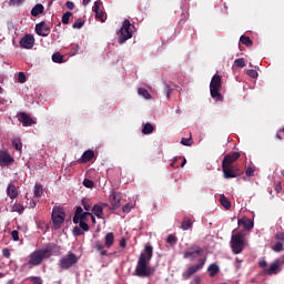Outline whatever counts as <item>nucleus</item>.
<instances>
[{
  "instance_id": "5701e85b",
  "label": "nucleus",
  "mask_w": 284,
  "mask_h": 284,
  "mask_svg": "<svg viewBox=\"0 0 284 284\" xmlns=\"http://www.w3.org/2000/svg\"><path fill=\"white\" fill-rule=\"evenodd\" d=\"M110 203L112 210H119L121 207V196L112 194L110 196Z\"/></svg>"
},
{
  "instance_id": "c756f323",
  "label": "nucleus",
  "mask_w": 284,
  "mask_h": 284,
  "mask_svg": "<svg viewBox=\"0 0 284 284\" xmlns=\"http://www.w3.org/2000/svg\"><path fill=\"white\" fill-rule=\"evenodd\" d=\"M154 131V128L151 123L144 124V128L142 129V134L150 135Z\"/></svg>"
},
{
  "instance_id": "f3484780",
  "label": "nucleus",
  "mask_w": 284,
  "mask_h": 284,
  "mask_svg": "<svg viewBox=\"0 0 284 284\" xmlns=\"http://www.w3.org/2000/svg\"><path fill=\"white\" fill-rule=\"evenodd\" d=\"M14 162V159L8 152L0 153V166H9Z\"/></svg>"
},
{
  "instance_id": "dca6fc26",
  "label": "nucleus",
  "mask_w": 284,
  "mask_h": 284,
  "mask_svg": "<svg viewBox=\"0 0 284 284\" xmlns=\"http://www.w3.org/2000/svg\"><path fill=\"white\" fill-rule=\"evenodd\" d=\"M222 171H223L225 179H235L239 175L237 174L239 170L233 169V166H231V165L222 164Z\"/></svg>"
},
{
  "instance_id": "9d476101",
  "label": "nucleus",
  "mask_w": 284,
  "mask_h": 284,
  "mask_svg": "<svg viewBox=\"0 0 284 284\" xmlns=\"http://www.w3.org/2000/svg\"><path fill=\"white\" fill-rule=\"evenodd\" d=\"M52 220H53L54 229L55 230L61 229V225H63L65 221V213L63 209L59 206L53 207Z\"/></svg>"
},
{
  "instance_id": "603ef678",
  "label": "nucleus",
  "mask_w": 284,
  "mask_h": 284,
  "mask_svg": "<svg viewBox=\"0 0 284 284\" xmlns=\"http://www.w3.org/2000/svg\"><path fill=\"white\" fill-rule=\"evenodd\" d=\"M81 205L83 206V210H85V211H90L91 210V205L89 203H87L85 200L81 201Z\"/></svg>"
},
{
  "instance_id": "6e6552de",
  "label": "nucleus",
  "mask_w": 284,
  "mask_h": 284,
  "mask_svg": "<svg viewBox=\"0 0 284 284\" xmlns=\"http://www.w3.org/2000/svg\"><path fill=\"white\" fill-rule=\"evenodd\" d=\"M203 248L196 244L191 245L186 251H184V258L195 261L196 258H206L203 256Z\"/></svg>"
},
{
  "instance_id": "052dcab7",
  "label": "nucleus",
  "mask_w": 284,
  "mask_h": 284,
  "mask_svg": "<svg viewBox=\"0 0 284 284\" xmlns=\"http://www.w3.org/2000/svg\"><path fill=\"white\" fill-rule=\"evenodd\" d=\"M282 191V185L281 182H278L277 184H275V192L280 193Z\"/></svg>"
},
{
  "instance_id": "c9c22d12",
  "label": "nucleus",
  "mask_w": 284,
  "mask_h": 284,
  "mask_svg": "<svg viewBox=\"0 0 284 284\" xmlns=\"http://www.w3.org/2000/svg\"><path fill=\"white\" fill-rule=\"evenodd\" d=\"M234 65L236 68H245L246 67V63H245V60L244 58H237L234 60Z\"/></svg>"
},
{
  "instance_id": "f704fd0d",
  "label": "nucleus",
  "mask_w": 284,
  "mask_h": 284,
  "mask_svg": "<svg viewBox=\"0 0 284 284\" xmlns=\"http://www.w3.org/2000/svg\"><path fill=\"white\" fill-rule=\"evenodd\" d=\"M83 214V209L82 206H77L74 217H73V223L77 225L78 224V217Z\"/></svg>"
},
{
  "instance_id": "f8f14e48",
  "label": "nucleus",
  "mask_w": 284,
  "mask_h": 284,
  "mask_svg": "<svg viewBox=\"0 0 284 284\" xmlns=\"http://www.w3.org/2000/svg\"><path fill=\"white\" fill-rule=\"evenodd\" d=\"M275 245L272 246V251L275 253H280L283 251V246H284V231L283 232H278L275 235Z\"/></svg>"
},
{
  "instance_id": "49530a36",
  "label": "nucleus",
  "mask_w": 284,
  "mask_h": 284,
  "mask_svg": "<svg viewBox=\"0 0 284 284\" xmlns=\"http://www.w3.org/2000/svg\"><path fill=\"white\" fill-rule=\"evenodd\" d=\"M246 74L251 78V79H257L258 73L256 70H247Z\"/></svg>"
},
{
  "instance_id": "f03ea898",
  "label": "nucleus",
  "mask_w": 284,
  "mask_h": 284,
  "mask_svg": "<svg viewBox=\"0 0 284 284\" xmlns=\"http://www.w3.org/2000/svg\"><path fill=\"white\" fill-rule=\"evenodd\" d=\"M57 247L55 244L51 243L48 244L45 248L33 251L29 254L27 265H30V268L39 266L43 261L49 260L53 255Z\"/></svg>"
},
{
  "instance_id": "e2e57ef3",
  "label": "nucleus",
  "mask_w": 284,
  "mask_h": 284,
  "mask_svg": "<svg viewBox=\"0 0 284 284\" xmlns=\"http://www.w3.org/2000/svg\"><path fill=\"white\" fill-rule=\"evenodd\" d=\"M260 266H261V267H266V266H267V261L262 260V261L260 262Z\"/></svg>"
},
{
  "instance_id": "ddd939ff",
  "label": "nucleus",
  "mask_w": 284,
  "mask_h": 284,
  "mask_svg": "<svg viewBox=\"0 0 284 284\" xmlns=\"http://www.w3.org/2000/svg\"><path fill=\"white\" fill-rule=\"evenodd\" d=\"M103 3L101 0H97L93 4V12L95 13V18L100 20L102 23L105 22L104 20V12H103Z\"/></svg>"
},
{
  "instance_id": "0eeeda50",
  "label": "nucleus",
  "mask_w": 284,
  "mask_h": 284,
  "mask_svg": "<svg viewBox=\"0 0 284 284\" xmlns=\"http://www.w3.org/2000/svg\"><path fill=\"white\" fill-rule=\"evenodd\" d=\"M79 261V257L74 253H67L59 261V266L61 270H70Z\"/></svg>"
},
{
  "instance_id": "aec40b11",
  "label": "nucleus",
  "mask_w": 284,
  "mask_h": 284,
  "mask_svg": "<svg viewBox=\"0 0 284 284\" xmlns=\"http://www.w3.org/2000/svg\"><path fill=\"white\" fill-rule=\"evenodd\" d=\"M278 271H280V261H275L270 265L268 268H265L264 272L266 275L272 276V275H276Z\"/></svg>"
},
{
  "instance_id": "79ce46f5",
  "label": "nucleus",
  "mask_w": 284,
  "mask_h": 284,
  "mask_svg": "<svg viewBox=\"0 0 284 284\" xmlns=\"http://www.w3.org/2000/svg\"><path fill=\"white\" fill-rule=\"evenodd\" d=\"M26 0H9V7H16V6H21L22 3H24Z\"/></svg>"
},
{
  "instance_id": "a878e982",
  "label": "nucleus",
  "mask_w": 284,
  "mask_h": 284,
  "mask_svg": "<svg viewBox=\"0 0 284 284\" xmlns=\"http://www.w3.org/2000/svg\"><path fill=\"white\" fill-rule=\"evenodd\" d=\"M182 231H187V230H192V217H187L185 215V217L182 220Z\"/></svg>"
},
{
  "instance_id": "37998d69",
  "label": "nucleus",
  "mask_w": 284,
  "mask_h": 284,
  "mask_svg": "<svg viewBox=\"0 0 284 284\" xmlns=\"http://www.w3.org/2000/svg\"><path fill=\"white\" fill-rule=\"evenodd\" d=\"M83 186L87 187V189H92L94 186V182H92L91 180L89 179H84L83 182H82Z\"/></svg>"
},
{
  "instance_id": "bb28decb",
  "label": "nucleus",
  "mask_w": 284,
  "mask_h": 284,
  "mask_svg": "<svg viewBox=\"0 0 284 284\" xmlns=\"http://www.w3.org/2000/svg\"><path fill=\"white\" fill-rule=\"evenodd\" d=\"M207 271H209L210 277L213 278V277H215V276L219 274L220 267H219V265H216L215 263H213V264H211V265L209 266Z\"/></svg>"
},
{
  "instance_id": "4468645a",
  "label": "nucleus",
  "mask_w": 284,
  "mask_h": 284,
  "mask_svg": "<svg viewBox=\"0 0 284 284\" xmlns=\"http://www.w3.org/2000/svg\"><path fill=\"white\" fill-rule=\"evenodd\" d=\"M34 37L31 34H26L21 40H20V45L24 50H31L34 47Z\"/></svg>"
},
{
  "instance_id": "2eb2a0df",
  "label": "nucleus",
  "mask_w": 284,
  "mask_h": 284,
  "mask_svg": "<svg viewBox=\"0 0 284 284\" xmlns=\"http://www.w3.org/2000/svg\"><path fill=\"white\" fill-rule=\"evenodd\" d=\"M240 156H241L240 152H233V153L226 154L223 159L222 165L233 166V164L240 159Z\"/></svg>"
},
{
  "instance_id": "1a4fd4ad",
  "label": "nucleus",
  "mask_w": 284,
  "mask_h": 284,
  "mask_svg": "<svg viewBox=\"0 0 284 284\" xmlns=\"http://www.w3.org/2000/svg\"><path fill=\"white\" fill-rule=\"evenodd\" d=\"M132 38V32H131V22L129 20H124L122 22V27L119 30V44H123L128 40Z\"/></svg>"
},
{
  "instance_id": "de8ad7c7",
  "label": "nucleus",
  "mask_w": 284,
  "mask_h": 284,
  "mask_svg": "<svg viewBox=\"0 0 284 284\" xmlns=\"http://www.w3.org/2000/svg\"><path fill=\"white\" fill-rule=\"evenodd\" d=\"M84 21H82L81 19L77 20L73 24V29H82L84 26Z\"/></svg>"
},
{
  "instance_id": "6e6d98bb",
  "label": "nucleus",
  "mask_w": 284,
  "mask_h": 284,
  "mask_svg": "<svg viewBox=\"0 0 284 284\" xmlns=\"http://www.w3.org/2000/svg\"><path fill=\"white\" fill-rule=\"evenodd\" d=\"M130 211H131V207H130L129 204H125V205L122 206V212L123 213H129Z\"/></svg>"
},
{
  "instance_id": "680f3d73",
  "label": "nucleus",
  "mask_w": 284,
  "mask_h": 284,
  "mask_svg": "<svg viewBox=\"0 0 284 284\" xmlns=\"http://www.w3.org/2000/svg\"><path fill=\"white\" fill-rule=\"evenodd\" d=\"M165 90H166V94H168V98L170 97L171 92H172V89L170 88L169 84L165 85Z\"/></svg>"
},
{
  "instance_id": "412c9836",
  "label": "nucleus",
  "mask_w": 284,
  "mask_h": 284,
  "mask_svg": "<svg viewBox=\"0 0 284 284\" xmlns=\"http://www.w3.org/2000/svg\"><path fill=\"white\" fill-rule=\"evenodd\" d=\"M94 158V152L92 150H87L83 152L81 159L79 160L80 164H85Z\"/></svg>"
},
{
  "instance_id": "c03bdc74",
  "label": "nucleus",
  "mask_w": 284,
  "mask_h": 284,
  "mask_svg": "<svg viewBox=\"0 0 284 284\" xmlns=\"http://www.w3.org/2000/svg\"><path fill=\"white\" fill-rule=\"evenodd\" d=\"M18 82H19L20 84H23V83L27 82V75H26V73L19 72Z\"/></svg>"
},
{
  "instance_id": "4d7b16f0",
  "label": "nucleus",
  "mask_w": 284,
  "mask_h": 284,
  "mask_svg": "<svg viewBox=\"0 0 284 284\" xmlns=\"http://www.w3.org/2000/svg\"><path fill=\"white\" fill-rule=\"evenodd\" d=\"M178 161H179V159H175V160L170 164V166L173 168V169H179L180 165L178 164Z\"/></svg>"
},
{
  "instance_id": "72a5a7b5",
  "label": "nucleus",
  "mask_w": 284,
  "mask_h": 284,
  "mask_svg": "<svg viewBox=\"0 0 284 284\" xmlns=\"http://www.w3.org/2000/svg\"><path fill=\"white\" fill-rule=\"evenodd\" d=\"M92 214L90 212H83L81 215L78 216V223L79 222H88L89 217H91Z\"/></svg>"
},
{
  "instance_id": "7ed1b4c3",
  "label": "nucleus",
  "mask_w": 284,
  "mask_h": 284,
  "mask_svg": "<svg viewBox=\"0 0 284 284\" xmlns=\"http://www.w3.org/2000/svg\"><path fill=\"white\" fill-rule=\"evenodd\" d=\"M222 88V78L221 75H213L211 83H210V92L213 100L216 102L223 101V95L221 94L220 90Z\"/></svg>"
},
{
  "instance_id": "5fc2aeb1",
  "label": "nucleus",
  "mask_w": 284,
  "mask_h": 284,
  "mask_svg": "<svg viewBox=\"0 0 284 284\" xmlns=\"http://www.w3.org/2000/svg\"><path fill=\"white\" fill-rule=\"evenodd\" d=\"M65 7L68 10H71V11L74 10V3L71 1L65 2Z\"/></svg>"
},
{
  "instance_id": "ea45409f",
  "label": "nucleus",
  "mask_w": 284,
  "mask_h": 284,
  "mask_svg": "<svg viewBox=\"0 0 284 284\" xmlns=\"http://www.w3.org/2000/svg\"><path fill=\"white\" fill-rule=\"evenodd\" d=\"M29 281L33 284H43V280H41L39 276H30Z\"/></svg>"
},
{
  "instance_id": "a19ab883",
  "label": "nucleus",
  "mask_w": 284,
  "mask_h": 284,
  "mask_svg": "<svg viewBox=\"0 0 284 284\" xmlns=\"http://www.w3.org/2000/svg\"><path fill=\"white\" fill-rule=\"evenodd\" d=\"M166 243L170 245H175L178 243V237L175 235H169L166 239Z\"/></svg>"
},
{
  "instance_id": "338daca9",
  "label": "nucleus",
  "mask_w": 284,
  "mask_h": 284,
  "mask_svg": "<svg viewBox=\"0 0 284 284\" xmlns=\"http://www.w3.org/2000/svg\"><path fill=\"white\" fill-rule=\"evenodd\" d=\"M186 164V160L182 159V164H180L181 168H184V165Z\"/></svg>"
},
{
  "instance_id": "13d9d810",
  "label": "nucleus",
  "mask_w": 284,
  "mask_h": 284,
  "mask_svg": "<svg viewBox=\"0 0 284 284\" xmlns=\"http://www.w3.org/2000/svg\"><path fill=\"white\" fill-rule=\"evenodd\" d=\"M120 247L124 248L126 246V240L122 237L119 243Z\"/></svg>"
},
{
  "instance_id": "393cba45",
  "label": "nucleus",
  "mask_w": 284,
  "mask_h": 284,
  "mask_svg": "<svg viewBox=\"0 0 284 284\" xmlns=\"http://www.w3.org/2000/svg\"><path fill=\"white\" fill-rule=\"evenodd\" d=\"M93 214L98 217V219H103L104 216V212H103V206L99 205V204H94L93 209H92Z\"/></svg>"
},
{
  "instance_id": "6ab92c4d",
  "label": "nucleus",
  "mask_w": 284,
  "mask_h": 284,
  "mask_svg": "<svg viewBox=\"0 0 284 284\" xmlns=\"http://www.w3.org/2000/svg\"><path fill=\"white\" fill-rule=\"evenodd\" d=\"M36 32L40 37H48L50 32V27L45 24V22H39V24L36 26Z\"/></svg>"
},
{
  "instance_id": "3c124183",
  "label": "nucleus",
  "mask_w": 284,
  "mask_h": 284,
  "mask_svg": "<svg viewBox=\"0 0 284 284\" xmlns=\"http://www.w3.org/2000/svg\"><path fill=\"white\" fill-rule=\"evenodd\" d=\"M11 239L13 240V242L19 241V232L17 230H13V232H11Z\"/></svg>"
},
{
  "instance_id": "0e129e2a",
  "label": "nucleus",
  "mask_w": 284,
  "mask_h": 284,
  "mask_svg": "<svg viewBox=\"0 0 284 284\" xmlns=\"http://www.w3.org/2000/svg\"><path fill=\"white\" fill-rule=\"evenodd\" d=\"M90 217L92 220V224L95 225L97 224V220H95L94 215L92 214V215H90Z\"/></svg>"
},
{
  "instance_id": "bf43d9fd",
  "label": "nucleus",
  "mask_w": 284,
  "mask_h": 284,
  "mask_svg": "<svg viewBox=\"0 0 284 284\" xmlns=\"http://www.w3.org/2000/svg\"><path fill=\"white\" fill-rule=\"evenodd\" d=\"M191 284H201V278L200 276H194L193 281L191 282Z\"/></svg>"
},
{
  "instance_id": "e433bc0d",
  "label": "nucleus",
  "mask_w": 284,
  "mask_h": 284,
  "mask_svg": "<svg viewBox=\"0 0 284 284\" xmlns=\"http://www.w3.org/2000/svg\"><path fill=\"white\" fill-rule=\"evenodd\" d=\"M12 145H13V148H16L17 151L21 152L22 143H21V140L19 138L13 139Z\"/></svg>"
},
{
  "instance_id": "4be33fe9",
  "label": "nucleus",
  "mask_w": 284,
  "mask_h": 284,
  "mask_svg": "<svg viewBox=\"0 0 284 284\" xmlns=\"http://www.w3.org/2000/svg\"><path fill=\"white\" fill-rule=\"evenodd\" d=\"M7 195L10 197V200H14L18 197V191L13 183H9L7 186Z\"/></svg>"
},
{
  "instance_id": "473e14b6",
  "label": "nucleus",
  "mask_w": 284,
  "mask_h": 284,
  "mask_svg": "<svg viewBox=\"0 0 284 284\" xmlns=\"http://www.w3.org/2000/svg\"><path fill=\"white\" fill-rule=\"evenodd\" d=\"M138 94L141 95L142 98L146 99V100L151 99V94L149 93V91L146 89L139 88L138 89Z\"/></svg>"
},
{
  "instance_id": "b1692460",
  "label": "nucleus",
  "mask_w": 284,
  "mask_h": 284,
  "mask_svg": "<svg viewBox=\"0 0 284 284\" xmlns=\"http://www.w3.org/2000/svg\"><path fill=\"white\" fill-rule=\"evenodd\" d=\"M43 13H44L43 4H36V7H33V9H31L30 11L31 17H38L39 14H43Z\"/></svg>"
},
{
  "instance_id": "09e8293b",
  "label": "nucleus",
  "mask_w": 284,
  "mask_h": 284,
  "mask_svg": "<svg viewBox=\"0 0 284 284\" xmlns=\"http://www.w3.org/2000/svg\"><path fill=\"white\" fill-rule=\"evenodd\" d=\"M180 143H182V145H185V146H191L192 145V138H190V139L182 138V141Z\"/></svg>"
},
{
  "instance_id": "2f4dec72",
  "label": "nucleus",
  "mask_w": 284,
  "mask_h": 284,
  "mask_svg": "<svg viewBox=\"0 0 284 284\" xmlns=\"http://www.w3.org/2000/svg\"><path fill=\"white\" fill-rule=\"evenodd\" d=\"M52 61L54 63L61 64V63H64V58L63 55H61V53L57 52L52 55Z\"/></svg>"
},
{
  "instance_id": "c85d7f7f",
  "label": "nucleus",
  "mask_w": 284,
  "mask_h": 284,
  "mask_svg": "<svg viewBox=\"0 0 284 284\" xmlns=\"http://www.w3.org/2000/svg\"><path fill=\"white\" fill-rule=\"evenodd\" d=\"M43 193H44L43 185H42V184L37 183V184L34 185V195H36V197H40V196H42V195H43Z\"/></svg>"
},
{
  "instance_id": "9b49d317",
  "label": "nucleus",
  "mask_w": 284,
  "mask_h": 284,
  "mask_svg": "<svg viewBox=\"0 0 284 284\" xmlns=\"http://www.w3.org/2000/svg\"><path fill=\"white\" fill-rule=\"evenodd\" d=\"M17 118H18V121H20L22 123V126H24V128L32 126L33 124H37V121L24 111L19 112Z\"/></svg>"
},
{
  "instance_id": "f257e3e1",
  "label": "nucleus",
  "mask_w": 284,
  "mask_h": 284,
  "mask_svg": "<svg viewBox=\"0 0 284 284\" xmlns=\"http://www.w3.org/2000/svg\"><path fill=\"white\" fill-rule=\"evenodd\" d=\"M153 256V250L151 245L144 246V253H140L138 264L135 266L134 274L139 278H149L154 274V268L149 264Z\"/></svg>"
},
{
  "instance_id": "cd10ccee",
  "label": "nucleus",
  "mask_w": 284,
  "mask_h": 284,
  "mask_svg": "<svg viewBox=\"0 0 284 284\" xmlns=\"http://www.w3.org/2000/svg\"><path fill=\"white\" fill-rule=\"evenodd\" d=\"M220 202H221V205H222L225 210L232 209V203L230 202L229 199L225 197L224 194L221 195Z\"/></svg>"
},
{
  "instance_id": "7c9ffc66",
  "label": "nucleus",
  "mask_w": 284,
  "mask_h": 284,
  "mask_svg": "<svg viewBox=\"0 0 284 284\" xmlns=\"http://www.w3.org/2000/svg\"><path fill=\"white\" fill-rule=\"evenodd\" d=\"M240 41L242 42V44H244L247 48L253 47V40H251L250 37L242 36Z\"/></svg>"
},
{
  "instance_id": "8fccbe9b",
  "label": "nucleus",
  "mask_w": 284,
  "mask_h": 284,
  "mask_svg": "<svg viewBox=\"0 0 284 284\" xmlns=\"http://www.w3.org/2000/svg\"><path fill=\"white\" fill-rule=\"evenodd\" d=\"M73 234H74V236H81V235H83V230H81L78 226H74Z\"/></svg>"
},
{
  "instance_id": "774afa93",
  "label": "nucleus",
  "mask_w": 284,
  "mask_h": 284,
  "mask_svg": "<svg viewBox=\"0 0 284 284\" xmlns=\"http://www.w3.org/2000/svg\"><path fill=\"white\" fill-rule=\"evenodd\" d=\"M22 211H23V207H22V205H20L19 209H18V212L22 213Z\"/></svg>"
},
{
  "instance_id": "69168bd1",
  "label": "nucleus",
  "mask_w": 284,
  "mask_h": 284,
  "mask_svg": "<svg viewBox=\"0 0 284 284\" xmlns=\"http://www.w3.org/2000/svg\"><path fill=\"white\" fill-rule=\"evenodd\" d=\"M91 2V0H82V4L88 6Z\"/></svg>"
},
{
  "instance_id": "20e7f679",
  "label": "nucleus",
  "mask_w": 284,
  "mask_h": 284,
  "mask_svg": "<svg viewBox=\"0 0 284 284\" xmlns=\"http://www.w3.org/2000/svg\"><path fill=\"white\" fill-rule=\"evenodd\" d=\"M114 243V235L113 233H106L104 235V244L102 241H97L94 243L95 251L99 252L100 256H108V251L105 248H111Z\"/></svg>"
},
{
  "instance_id": "a211bd4d",
  "label": "nucleus",
  "mask_w": 284,
  "mask_h": 284,
  "mask_svg": "<svg viewBox=\"0 0 284 284\" xmlns=\"http://www.w3.org/2000/svg\"><path fill=\"white\" fill-rule=\"evenodd\" d=\"M237 225L240 227L243 226V229L245 231H250V230H252L254 227V222L250 217H242V219L237 220Z\"/></svg>"
},
{
  "instance_id": "4c0bfd02",
  "label": "nucleus",
  "mask_w": 284,
  "mask_h": 284,
  "mask_svg": "<svg viewBox=\"0 0 284 284\" xmlns=\"http://www.w3.org/2000/svg\"><path fill=\"white\" fill-rule=\"evenodd\" d=\"M72 17V12L68 11L62 16V23L64 26L69 24L70 18Z\"/></svg>"
},
{
  "instance_id": "a18cd8bd",
  "label": "nucleus",
  "mask_w": 284,
  "mask_h": 284,
  "mask_svg": "<svg viewBox=\"0 0 284 284\" xmlns=\"http://www.w3.org/2000/svg\"><path fill=\"white\" fill-rule=\"evenodd\" d=\"M245 174H246V176H248V178L254 176V175H255V168L248 166V168L245 170Z\"/></svg>"
},
{
  "instance_id": "39448f33",
  "label": "nucleus",
  "mask_w": 284,
  "mask_h": 284,
  "mask_svg": "<svg viewBox=\"0 0 284 284\" xmlns=\"http://www.w3.org/2000/svg\"><path fill=\"white\" fill-rule=\"evenodd\" d=\"M206 262V257H199L196 265H192L191 267L186 268V271L182 272V281H189L191 276L196 274L199 271H201Z\"/></svg>"
},
{
  "instance_id": "58836bf2",
  "label": "nucleus",
  "mask_w": 284,
  "mask_h": 284,
  "mask_svg": "<svg viewBox=\"0 0 284 284\" xmlns=\"http://www.w3.org/2000/svg\"><path fill=\"white\" fill-rule=\"evenodd\" d=\"M78 224V227H80L83 232H89L90 226L87 222L79 221Z\"/></svg>"
},
{
  "instance_id": "864d4df0",
  "label": "nucleus",
  "mask_w": 284,
  "mask_h": 284,
  "mask_svg": "<svg viewBox=\"0 0 284 284\" xmlns=\"http://www.w3.org/2000/svg\"><path fill=\"white\" fill-rule=\"evenodd\" d=\"M2 255H3V257L9 260L11 257L10 250L9 248L2 250Z\"/></svg>"
},
{
  "instance_id": "423d86ee",
  "label": "nucleus",
  "mask_w": 284,
  "mask_h": 284,
  "mask_svg": "<svg viewBox=\"0 0 284 284\" xmlns=\"http://www.w3.org/2000/svg\"><path fill=\"white\" fill-rule=\"evenodd\" d=\"M245 245L244 235L243 233H235V235H232L231 237V247L233 254L237 255L241 254Z\"/></svg>"
}]
</instances>
